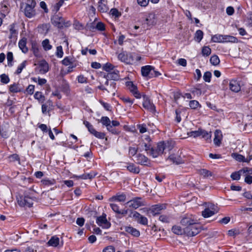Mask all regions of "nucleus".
<instances>
[{"label": "nucleus", "instance_id": "nucleus-37", "mask_svg": "<svg viewBox=\"0 0 252 252\" xmlns=\"http://www.w3.org/2000/svg\"><path fill=\"white\" fill-rule=\"evenodd\" d=\"M215 214L214 211L211 210L209 208H206L202 212V215L204 218H209Z\"/></svg>", "mask_w": 252, "mask_h": 252}, {"label": "nucleus", "instance_id": "nucleus-58", "mask_svg": "<svg viewBox=\"0 0 252 252\" xmlns=\"http://www.w3.org/2000/svg\"><path fill=\"white\" fill-rule=\"evenodd\" d=\"M138 151L137 147H129L128 150V154L130 156H134Z\"/></svg>", "mask_w": 252, "mask_h": 252}, {"label": "nucleus", "instance_id": "nucleus-46", "mask_svg": "<svg viewBox=\"0 0 252 252\" xmlns=\"http://www.w3.org/2000/svg\"><path fill=\"white\" fill-rule=\"evenodd\" d=\"M232 156L233 158H235L237 161L245 162L246 158L244 156L236 153L233 154Z\"/></svg>", "mask_w": 252, "mask_h": 252}, {"label": "nucleus", "instance_id": "nucleus-53", "mask_svg": "<svg viewBox=\"0 0 252 252\" xmlns=\"http://www.w3.org/2000/svg\"><path fill=\"white\" fill-rule=\"evenodd\" d=\"M13 59V53L11 52H8L7 54V64L9 66H12V62Z\"/></svg>", "mask_w": 252, "mask_h": 252}, {"label": "nucleus", "instance_id": "nucleus-14", "mask_svg": "<svg viewBox=\"0 0 252 252\" xmlns=\"http://www.w3.org/2000/svg\"><path fill=\"white\" fill-rule=\"evenodd\" d=\"M136 162L138 164L148 165L149 163L148 158L144 155L139 154L135 157Z\"/></svg>", "mask_w": 252, "mask_h": 252}, {"label": "nucleus", "instance_id": "nucleus-24", "mask_svg": "<svg viewBox=\"0 0 252 252\" xmlns=\"http://www.w3.org/2000/svg\"><path fill=\"white\" fill-rule=\"evenodd\" d=\"M9 92L12 93H17L22 91V89L19 86V84L14 83L9 86Z\"/></svg>", "mask_w": 252, "mask_h": 252}, {"label": "nucleus", "instance_id": "nucleus-1", "mask_svg": "<svg viewBox=\"0 0 252 252\" xmlns=\"http://www.w3.org/2000/svg\"><path fill=\"white\" fill-rule=\"evenodd\" d=\"M212 41L214 42L218 43H236L238 40L236 37L233 36L217 34L212 36Z\"/></svg>", "mask_w": 252, "mask_h": 252}, {"label": "nucleus", "instance_id": "nucleus-62", "mask_svg": "<svg viewBox=\"0 0 252 252\" xmlns=\"http://www.w3.org/2000/svg\"><path fill=\"white\" fill-rule=\"evenodd\" d=\"M110 14L116 18H118L121 16L120 12H119L118 10L116 8H112L111 9Z\"/></svg>", "mask_w": 252, "mask_h": 252}, {"label": "nucleus", "instance_id": "nucleus-30", "mask_svg": "<svg viewBox=\"0 0 252 252\" xmlns=\"http://www.w3.org/2000/svg\"><path fill=\"white\" fill-rule=\"evenodd\" d=\"M94 29H96L99 31H104L105 30V25L103 23L99 22L96 24L95 27L94 26H90V30L91 31H93Z\"/></svg>", "mask_w": 252, "mask_h": 252}, {"label": "nucleus", "instance_id": "nucleus-6", "mask_svg": "<svg viewBox=\"0 0 252 252\" xmlns=\"http://www.w3.org/2000/svg\"><path fill=\"white\" fill-rule=\"evenodd\" d=\"M130 208L136 209L145 205V201L141 197H135L126 202Z\"/></svg>", "mask_w": 252, "mask_h": 252}, {"label": "nucleus", "instance_id": "nucleus-26", "mask_svg": "<svg viewBox=\"0 0 252 252\" xmlns=\"http://www.w3.org/2000/svg\"><path fill=\"white\" fill-rule=\"evenodd\" d=\"M127 169L130 172L138 174L140 172V169L139 167L136 166L134 164L129 163H127V165L126 166Z\"/></svg>", "mask_w": 252, "mask_h": 252}, {"label": "nucleus", "instance_id": "nucleus-61", "mask_svg": "<svg viewBox=\"0 0 252 252\" xmlns=\"http://www.w3.org/2000/svg\"><path fill=\"white\" fill-rule=\"evenodd\" d=\"M150 154L151 156H152L154 158H157L159 155L161 154L158 152V151L156 148H151V149L150 151Z\"/></svg>", "mask_w": 252, "mask_h": 252}, {"label": "nucleus", "instance_id": "nucleus-34", "mask_svg": "<svg viewBox=\"0 0 252 252\" xmlns=\"http://www.w3.org/2000/svg\"><path fill=\"white\" fill-rule=\"evenodd\" d=\"M245 172V170H240L238 172H233L230 177L233 180H239L240 179L241 175H243L242 172Z\"/></svg>", "mask_w": 252, "mask_h": 252}, {"label": "nucleus", "instance_id": "nucleus-49", "mask_svg": "<svg viewBox=\"0 0 252 252\" xmlns=\"http://www.w3.org/2000/svg\"><path fill=\"white\" fill-rule=\"evenodd\" d=\"M27 63V62L26 61H24L20 64H19L15 73L17 74L21 73L22 71V70L26 67Z\"/></svg>", "mask_w": 252, "mask_h": 252}, {"label": "nucleus", "instance_id": "nucleus-55", "mask_svg": "<svg viewBox=\"0 0 252 252\" xmlns=\"http://www.w3.org/2000/svg\"><path fill=\"white\" fill-rule=\"evenodd\" d=\"M212 77V73L210 71L205 72L203 75V78L206 82H210Z\"/></svg>", "mask_w": 252, "mask_h": 252}, {"label": "nucleus", "instance_id": "nucleus-25", "mask_svg": "<svg viewBox=\"0 0 252 252\" xmlns=\"http://www.w3.org/2000/svg\"><path fill=\"white\" fill-rule=\"evenodd\" d=\"M39 71L41 73H45L48 72L49 70L48 64L46 62L43 61L39 64Z\"/></svg>", "mask_w": 252, "mask_h": 252}, {"label": "nucleus", "instance_id": "nucleus-56", "mask_svg": "<svg viewBox=\"0 0 252 252\" xmlns=\"http://www.w3.org/2000/svg\"><path fill=\"white\" fill-rule=\"evenodd\" d=\"M137 127L141 133H145L147 131V128L145 124H139L137 125Z\"/></svg>", "mask_w": 252, "mask_h": 252}, {"label": "nucleus", "instance_id": "nucleus-48", "mask_svg": "<svg viewBox=\"0 0 252 252\" xmlns=\"http://www.w3.org/2000/svg\"><path fill=\"white\" fill-rule=\"evenodd\" d=\"M9 32L10 33V38H11L13 36L17 35L18 32L15 28V25L14 24H11L9 26Z\"/></svg>", "mask_w": 252, "mask_h": 252}, {"label": "nucleus", "instance_id": "nucleus-11", "mask_svg": "<svg viewBox=\"0 0 252 252\" xmlns=\"http://www.w3.org/2000/svg\"><path fill=\"white\" fill-rule=\"evenodd\" d=\"M162 209H163V205L156 204L152 206L149 209H146L147 214L148 215L156 216L159 214Z\"/></svg>", "mask_w": 252, "mask_h": 252}, {"label": "nucleus", "instance_id": "nucleus-45", "mask_svg": "<svg viewBox=\"0 0 252 252\" xmlns=\"http://www.w3.org/2000/svg\"><path fill=\"white\" fill-rule=\"evenodd\" d=\"M100 122L102 124L106 127L111 125V121L109 118L106 116L102 117L100 120Z\"/></svg>", "mask_w": 252, "mask_h": 252}, {"label": "nucleus", "instance_id": "nucleus-21", "mask_svg": "<svg viewBox=\"0 0 252 252\" xmlns=\"http://www.w3.org/2000/svg\"><path fill=\"white\" fill-rule=\"evenodd\" d=\"M110 200L111 201H117L120 202H124L126 200V195L124 193L121 194H117L112 196Z\"/></svg>", "mask_w": 252, "mask_h": 252}, {"label": "nucleus", "instance_id": "nucleus-64", "mask_svg": "<svg viewBox=\"0 0 252 252\" xmlns=\"http://www.w3.org/2000/svg\"><path fill=\"white\" fill-rule=\"evenodd\" d=\"M245 176L244 181L246 183L249 185L252 184V176L246 174L244 175Z\"/></svg>", "mask_w": 252, "mask_h": 252}, {"label": "nucleus", "instance_id": "nucleus-7", "mask_svg": "<svg viewBox=\"0 0 252 252\" xmlns=\"http://www.w3.org/2000/svg\"><path fill=\"white\" fill-rule=\"evenodd\" d=\"M117 57L120 61L126 64H131L134 61L132 54L126 52L118 54Z\"/></svg>", "mask_w": 252, "mask_h": 252}, {"label": "nucleus", "instance_id": "nucleus-5", "mask_svg": "<svg viewBox=\"0 0 252 252\" xmlns=\"http://www.w3.org/2000/svg\"><path fill=\"white\" fill-rule=\"evenodd\" d=\"M141 96L143 98V107L152 112H154L156 108L150 97L146 94H143Z\"/></svg>", "mask_w": 252, "mask_h": 252}, {"label": "nucleus", "instance_id": "nucleus-54", "mask_svg": "<svg viewBox=\"0 0 252 252\" xmlns=\"http://www.w3.org/2000/svg\"><path fill=\"white\" fill-rule=\"evenodd\" d=\"M211 53V49L208 46H205L202 48V54L203 56H208Z\"/></svg>", "mask_w": 252, "mask_h": 252}, {"label": "nucleus", "instance_id": "nucleus-2", "mask_svg": "<svg viewBox=\"0 0 252 252\" xmlns=\"http://www.w3.org/2000/svg\"><path fill=\"white\" fill-rule=\"evenodd\" d=\"M141 73L143 76L149 78L156 77L161 75V73L155 69L153 66L147 65L141 67Z\"/></svg>", "mask_w": 252, "mask_h": 252}, {"label": "nucleus", "instance_id": "nucleus-60", "mask_svg": "<svg viewBox=\"0 0 252 252\" xmlns=\"http://www.w3.org/2000/svg\"><path fill=\"white\" fill-rule=\"evenodd\" d=\"M121 99L129 106H131L133 103V100L131 99L129 97H122Z\"/></svg>", "mask_w": 252, "mask_h": 252}, {"label": "nucleus", "instance_id": "nucleus-38", "mask_svg": "<svg viewBox=\"0 0 252 252\" xmlns=\"http://www.w3.org/2000/svg\"><path fill=\"white\" fill-rule=\"evenodd\" d=\"M203 36V32L200 30H197L195 33L194 40L197 42H200L202 39Z\"/></svg>", "mask_w": 252, "mask_h": 252}, {"label": "nucleus", "instance_id": "nucleus-17", "mask_svg": "<svg viewBox=\"0 0 252 252\" xmlns=\"http://www.w3.org/2000/svg\"><path fill=\"white\" fill-rule=\"evenodd\" d=\"M124 230L126 232L130 234L134 237H138L140 235L139 230L130 226H126L124 227Z\"/></svg>", "mask_w": 252, "mask_h": 252}, {"label": "nucleus", "instance_id": "nucleus-39", "mask_svg": "<svg viewBox=\"0 0 252 252\" xmlns=\"http://www.w3.org/2000/svg\"><path fill=\"white\" fill-rule=\"evenodd\" d=\"M98 10L101 12H106L108 10V7L107 6V3L101 2L98 3Z\"/></svg>", "mask_w": 252, "mask_h": 252}, {"label": "nucleus", "instance_id": "nucleus-12", "mask_svg": "<svg viewBox=\"0 0 252 252\" xmlns=\"http://www.w3.org/2000/svg\"><path fill=\"white\" fill-rule=\"evenodd\" d=\"M35 5V2H32L31 4H27L25 8V14L28 18L33 17L35 15V11L34 7Z\"/></svg>", "mask_w": 252, "mask_h": 252}, {"label": "nucleus", "instance_id": "nucleus-32", "mask_svg": "<svg viewBox=\"0 0 252 252\" xmlns=\"http://www.w3.org/2000/svg\"><path fill=\"white\" fill-rule=\"evenodd\" d=\"M97 173L95 172H91L89 173H85L79 176V178L82 179L86 180L87 179H91L94 178Z\"/></svg>", "mask_w": 252, "mask_h": 252}, {"label": "nucleus", "instance_id": "nucleus-23", "mask_svg": "<svg viewBox=\"0 0 252 252\" xmlns=\"http://www.w3.org/2000/svg\"><path fill=\"white\" fill-rule=\"evenodd\" d=\"M116 84L115 83L112 82H111V86H112L113 88H105L103 86V85L101 84L98 86V88L102 91H106L109 93H113V94H114L116 89Z\"/></svg>", "mask_w": 252, "mask_h": 252}, {"label": "nucleus", "instance_id": "nucleus-42", "mask_svg": "<svg viewBox=\"0 0 252 252\" xmlns=\"http://www.w3.org/2000/svg\"><path fill=\"white\" fill-rule=\"evenodd\" d=\"M210 62L212 65L216 66L220 63V60L219 57L215 55L210 58Z\"/></svg>", "mask_w": 252, "mask_h": 252}, {"label": "nucleus", "instance_id": "nucleus-57", "mask_svg": "<svg viewBox=\"0 0 252 252\" xmlns=\"http://www.w3.org/2000/svg\"><path fill=\"white\" fill-rule=\"evenodd\" d=\"M110 206L112 210L117 214L118 215L120 213V210L119 206L116 203H110Z\"/></svg>", "mask_w": 252, "mask_h": 252}, {"label": "nucleus", "instance_id": "nucleus-9", "mask_svg": "<svg viewBox=\"0 0 252 252\" xmlns=\"http://www.w3.org/2000/svg\"><path fill=\"white\" fill-rule=\"evenodd\" d=\"M18 203L21 207H31L33 204V199L28 196H21L18 199Z\"/></svg>", "mask_w": 252, "mask_h": 252}, {"label": "nucleus", "instance_id": "nucleus-33", "mask_svg": "<svg viewBox=\"0 0 252 252\" xmlns=\"http://www.w3.org/2000/svg\"><path fill=\"white\" fill-rule=\"evenodd\" d=\"M198 173L203 176L204 178H208L213 175V173L209 170L206 169H201L198 171Z\"/></svg>", "mask_w": 252, "mask_h": 252}, {"label": "nucleus", "instance_id": "nucleus-31", "mask_svg": "<svg viewBox=\"0 0 252 252\" xmlns=\"http://www.w3.org/2000/svg\"><path fill=\"white\" fill-rule=\"evenodd\" d=\"M41 183L45 186H50L56 184V180L54 179L45 178L41 180Z\"/></svg>", "mask_w": 252, "mask_h": 252}, {"label": "nucleus", "instance_id": "nucleus-27", "mask_svg": "<svg viewBox=\"0 0 252 252\" xmlns=\"http://www.w3.org/2000/svg\"><path fill=\"white\" fill-rule=\"evenodd\" d=\"M59 238L56 236H54L51 238L47 244L50 246L56 247L59 245Z\"/></svg>", "mask_w": 252, "mask_h": 252}, {"label": "nucleus", "instance_id": "nucleus-22", "mask_svg": "<svg viewBox=\"0 0 252 252\" xmlns=\"http://www.w3.org/2000/svg\"><path fill=\"white\" fill-rule=\"evenodd\" d=\"M26 44L27 39L24 37L21 39L18 43L20 49L24 53H27L28 51V48L26 46Z\"/></svg>", "mask_w": 252, "mask_h": 252}, {"label": "nucleus", "instance_id": "nucleus-16", "mask_svg": "<svg viewBox=\"0 0 252 252\" xmlns=\"http://www.w3.org/2000/svg\"><path fill=\"white\" fill-rule=\"evenodd\" d=\"M119 71L118 70H114L108 72L106 75L104 76V78L107 79L113 80H118L119 79Z\"/></svg>", "mask_w": 252, "mask_h": 252}, {"label": "nucleus", "instance_id": "nucleus-15", "mask_svg": "<svg viewBox=\"0 0 252 252\" xmlns=\"http://www.w3.org/2000/svg\"><path fill=\"white\" fill-rule=\"evenodd\" d=\"M215 137L214 138V143L217 146H220L222 138V135L221 133V132L220 130H216L214 133Z\"/></svg>", "mask_w": 252, "mask_h": 252}, {"label": "nucleus", "instance_id": "nucleus-47", "mask_svg": "<svg viewBox=\"0 0 252 252\" xmlns=\"http://www.w3.org/2000/svg\"><path fill=\"white\" fill-rule=\"evenodd\" d=\"M83 124L85 125L86 127L88 128L89 131L91 133L93 134L95 130V129L94 128L93 125L90 124L89 122L87 121H84L83 122Z\"/></svg>", "mask_w": 252, "mask_h": 252}, {"label": "nucleus", "instance_id": "nucleus-4", "mask_svg": "<svg viewBox=\"0 0 252 252\" xmlns=\"http://www.w3.org/2000/svg\"><path fill=\"white\" fill-rule=\"evenodd\" d=\"M174 145L172 142L170 141H163L159 142L157 144L156 149L158 151L161 155L163 154L164 150L170 151L173 148Z\"/></svg>", "mask_w": 252, "mask_h": 252}, {"label": "nucleus", "instance_id": "nucleus-20", "mask_svg": "<svg viewBox=\"0 0 252 252\" xmlns=\"http://www.w3.org/2000/svg\"><path fill=\"white\" fill-rule=\"evenodd\" d=\"M167 159L170 160L172 161L173 163L176 164H180L184 163L183 159L180 156H176L175 155H171L169 156Z\"/></svg>", "mask_w": 252, "mask_h": 252}, {"label": "nucleus", "instance_id": "nucleus-10", "mask_svg": "<svg viewBox=\"0 0 252 252\" xmlns=\"http://www.w3.org/2000/svg\"><path fill=\"white\" fill-rule=\"evenodd\" d=\"M131 214H132V216L129 215V217H133L135 220L142 225H147L148 221L146 217L141 215L140 213L136 211L132 212Z\"/></svg>", "mask_w": 252, "mask_h": 252}, {"label": "nucleus", "instance_id": "nucleus-51", "mask_svg": "<svg viewBox=\"0 0 252 252\" xmlns=\"http://www.w3.org/2000/svg\"><path fill=\"white\" fill-rule=\"evenodd\" d=\"M0 82L3 84H7L10 81L8 76L5 74H2L0 75Z\"/></svg>", "mask_w": 252, "mask_h": 252}, {"label": "nucleus", "instance_id": "nucleus-18", "mask_svg": "<svg viewBox=\"0 0 252 252\" xmlns=\"http://www.w3.org/2000/svg\"><path fill=\"white\" fill-rule=\"evenodd\" d=\"M63 18L58 15L55 16L52 19L53 24L58 28H63Z\"/></svg>", "mask_w": 252, "mask_h": 252}, {"label": "nucleus", "instance_id": "nucleus-43", "mask_svg": "<svg viewBox=\"0 0 252 252\" xmlns=\"http://www.w3.org/2000/svg\"><path fill=\"white\" fill-rule=\"evenodd\" d=\"M189 106L192 109H197L198 107H201V105L199 102L195 100H190L189 102Z\"/></svg>", "mask_w": 252, "mask_h": 252}, {"label": "nucleus", "instance_id": "nucleus-50", "mask_svg": "<svg viewBox=\"0 0 252 252\" xmlns=\"http://www.w3.org/2000/svg\"><path fill=\"white\" fill-rule=\"evenodd\" d=\"M114 68V66L110 63H106L103 66V69L107 72H111Z\"/></svg>", "mask_w": 252, "mask_h": 252}, {"label": "nucleus", "instance_id": "nucleus-3", "mask_svg": "<svg viewBox=\"0 0 252 252\" xmlns=\"http://www.w3.org/2000/svg\"><path fill=\"white\" fill-rule=\"evenodd\" d=\"M185 233L188 236H194L201 231V226L195 220L189 226L184 228Z\"/></svg>", "mask_w": 252, "mask_h": 252}, {"label": "nucleus", "instance_id": "nucleus-41", "mask_svg": "<svg viewBox=\"0 0 252 252\" xmlns=\"http://www.w3.org/2000/svg\"><path fill=\"white\" fill-rule=\"evenodd\" d=\"M74 60L70 57H66L62 61V63L65 66H68L73 63Z\"/></svg>", "mask_w": 252, "mask_h": 252}, {"label": "nucleus", "instance_id": "nucleus-52", "mask_svg": "<svg viewBox=\"0 0 252 252\" xmlns=\"http://www.w3.org/2000/svg\"><path fill=\"white\" fill-rule=\"evenodd\" d=\"M200 136L202 137V138H204L206 140H208L211 138V134L209 133L207 131L200 129Z\"/></svg>", "mask_w": 252, "mask_h": 252}, {"label": "nucleus", "instance_id": "nucleus-40", "mask_svg": "<svg viewBox=\"0 0 252 252\" xmlns=\"http://www.w3.org/2000/svg\"><path fill=\"white\" fill-rule=\"evenodd\" d=\"M42 45L43 49L45 51H48L51 50L52 48V46L50 44V42L48 39H45L42 42Z\"/></svg>", "mask_w": 252, "mask_h": 252}, {"label": "nucleus", "instance_id": "nucleus-44", "mask_svg": "<svg viewBox=\"0 0 252 252\" xmlns=\"http://www.w3.org/2000/svg\"><path fill=\"white\" fill-rule=\"evenodd\" d=\"M34 97L41 102H43L45 100L44 96L40 92H36L34 95Z\"/></svg>", "mask_w": 252, "mask_h": 252}, {"label": "nucleus", "instance_id": "nucleus-19", "mask_svg": "<svg viewBox=\"0 0 252 252\" xmlns=\"http://www.w3.org/2000/svg\"><path fill=\"white\" fill-rule=\"evenodd\" d=\"M229 88L232 91L236 93L239 92L241 90V87L238 82L234 80L230 81L229 83Z\"/></svg>", "mask_w": 252, "mask_h": 252}, {"label": "nucleus", "instance_id": "nucleus-29", "mask_svg": "<svg viewBox=\"0 0 252 252\" xmlns=\"http://www.w3.org/2000/svg\"><path fill=\"white\" fill-rule=\"evenodd\" d=\"M32 50L35 57H38L40 56L39 46L35 41H32Z\"/></svg>", "mask_w": 252, "mask_h": 252}, {"label": "nucleus", "instance_id": "nucleus-13", "mask_svg": "<svg viewBox=\"0 0 252 252\" xmlns=\"http://www.w3.org/2000/svg\"><path fill=\"white\" fill-rule=\"evenodd\" d=\"M126 86L128 87L129 91L136 98L139 99L141 97V94L138 91L137 86L132 82H126Z\"/></svg>", "mask_w": 252, "mask_h": 252}, {"label": "nucleus", "instance_id": "nucleus-63", "mask_svg": "<svg viewBox=\"0 0 252 252\" xmlns=\"http://www.w3.org/2000/svg\"><path fill=\"white\" fill-rule=\"evenodd\" d=\"M63 52L62 46H59L57 47L56 56L59 58L63 57Z\"/></svg>", "mask_w": 252, "mask_h": 252}, {"label": "nucleus", "instance_id": "nucleus-28", "mask_svg": "<svg viewBox=\"0 0 252 252\" xmlns=\"http://www.w3.org/2000/svg\"><path fill=\"white\" fill-rule=\"evenodd\" d=\"M146 21L149 26H152L156 23V16L154 13H150L147 17Z\"/></svg>", "mask_w": 252, "mask_h": 252}, {"label": "nucleus", "instance_id": "nucleus-8", "mask_svg": "<svg viewBox=\"0 0 252 252\" xmlns=\"http://www.w3.org/2000/svg\"><path fill=\"white\" fill-rule=\"evenodd\" d=\"M96 223L103 228H108L111 226V223L106 219V215L103 213L102 216L96 218Z\"/></svg>", "mask_w": 252, "mask_h": 252}, {"label": "nucleus", "instance_id": "nucleus-59", "mask_svg": "<svg viewBox=\"0 0 252 252\" xmlns=\"http://www.w3.org/2000/svg\"><path fill=\"white\" fill-rule=\"evenodd\" d=\"M92 134H93L96 138L101 139H104L105 136V134L104 133L98 132L96 130H95L94 132Z\"/></svg>", "mask_w": 252, "mask_h": 252}, {"label": "nucleus", "instance_id": "nucleus-36", "mask_svg": "<svg viewBox=\"0 0 252 252\" xmlns=\"http://www.w3.org/2000/svg\"><path fill=\"white\" fill-rule=\"evenodd\" d=\"M194 220L191 219L189 217H185L183 218L181 220V223L186 227L190 225L191 223H192Z\"/></svg>", "mask_w": 252, "mask_h": 252}, {"label": "nucleus", "instance_id": "nucleus-35", "mask_svg": "<svg viewBox=\"0 0 252 252\" xmlns=\"http://www.w3.org/2000/svg\"><path fill=\"white\" fill-rule=\"evenodd\" d=\"M172 232L178 235H182L183 233H185L184 228L182 229L181 226L174 225L172 228Z\"/></svg>", "mask_w": 252, "mask_h": 252}]
</instances>
